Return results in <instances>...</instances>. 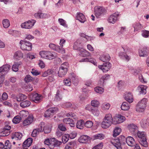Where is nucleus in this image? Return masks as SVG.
Wrapping results in <instances>:
<instances>
[{
  "label": "nucleus",
  "mask_w": 149,
  "mask_h": 149,
  "mask_svg": "<svg viewBox=\"0 0 149 149\" xmlns=\"http://www.w3.org/2000/svg\"><path fill=\"white\" fill-rule=\"evenodd\" d=\"M111 105L109 103L104 102L102 104L101 106L102 109L103 111L108 110L110 108Z\"/></svg>",
  "instance_id": "obj_39"
},
{
  "label": "nucleus",
  "mask_w": 149,
  "mask_h": 149,
  "mask_svg": "<svg viewBox=\"0 0 149 149\" xmlns=\"http://www.w3.org/2000/svg\"><path fill=\"white\" fill-rule=\"evenodd\" d=\"M100 59L103 62H106L110 60V57L109 54H104L101 56Z\"/></svg>",
  "instance_id": "obj_34"
},
{
  "label": "nucleus",
  "mask_w": 149,
  "mask_h": 149,
  "mask_svg": "<svg viewBox=\"0 0 149 149\" xmlns=\"http://www.w3.org/2000/svg\"><path fill=\"white\" fill-rule=\"evenodd\" d=\"M111 67V64L109 62L105 63L102 65L98 66V68L104 72H108Z\"/></svg>",
  "instance_id": "obj_12"
},
{
  "label": "nucleus",
  "mask_w": 149,
  "mask_h": 149,
  "mask_svg": "<svg viewBox=\"0 0 149 149\" xmlns=\"http://www.w3.org/2000/svg\"><path fill=\"white\" fill-rule=\"evenodd\" d=\"M49 47L52 49L55 50L59 53L62 54L65 53V50L64 48H61L59 46L56 45L54 44H50L49 45Z\"/></svg>",
  "instance_id": "obj_11"
},
{
  "label": "nucleus",
  "mask_w": 149,
  "mask_h": 149,
  "mask_svg": "<svg viewBox=\"0 0 149 149\" xmlns=\"http://www.w3.org/2000/svg\"><path fill=\"white\" fill-rule=\"evenodd\" d=\"M148 101V99L146 98H144L139 101L136 107V111L141 112H143L146 106Z\"/></svg>",
  "instance_id": "obj_4"
},
{
  "label": "nucleus",
  "mask_w": 149,
  "mask_h": 149,
  "mask_svg": "<svg viewBox=\"0 0 149 149\" xmlns=\"http://www.w3.org/2000/svg\"><path fill=\"white\" fill-rule=\"evenodd\" d=\"M85 123L83 120H80L77 121L76 123V127L77 128L82 129L85 126Z\"/></svg>",
  "instance_id": "obj_32"
},
{
  "label": "nucleus",
  "mask_w": 149,
  "mask_h": 149,
  "mask_svg": "<svg viewBox=\"0 0 149 149\" xmlns=\"http://www.w3.org/2000/svg\"><path fill=\"white\" fill-rule=\"evenodd\" d=\"M63 121L66 124H69L71 127L74 126V121L70 118H65L64 119Z\"/></svg>",
  "instance_id": "obj_28"
},
{
  "label": "nucleus",
  "mask_w": 149,
  "mask_h": 149,
  "mask_svg": "<svg viewBox=\"0 0 149 149\" xmlns=\"http://www.w3.org/2000/svg\"><path fill=\"white\" fill-rule=\"evenodd\" d=\"M136 133L137 136L141 139L146 138V134L145 132L139 131Z\"/></svg>",
  "instance_id": "obj_41"
},
{
  "label": "nucleus",
  "mask_w": 149,
  "mask_h": 149,
  "mask_svg": "<svg viewBox=\"0 0 149 149\" xmlns=\"http://www.w3.org/2000/svg\"><path fill=\"white\" fill-rule=\"evenodd\" d=\"M2 23L3 27L5 28H8L10 26V22L9 20L6 19H3Z\"/></svg>",
  "instance_id": "obj_43"
},
{
  "label": "nucleus",
  "mask_w": 149,
  "mask_h": 149,
  "mask_svg": "<svg viewBox=\"0 0 149 149\" xmlns=\"http://www.w3.org/2000/svg\"><path fill=\"white\" fill-rule=\"evenodd\" d=\"M75 144V143L74 141L69 142L65 146V149H72V148Z\"/></svg>",
  "instance_id": "obj_45"
},
{
  "label": "nucleus",
  "mask_w": 149,
  "mask_h": 149,
  "mask_svg": "<svg viewBox=\"0 0 149 149\" xmlns=\"http://www.w3.org/2000/svg\"><path fill=\"white\" fill-rule=\"evenodd\" d=\"M33 121V116L32 115H29L28 117L23 122V124L24 126H26L30 124Z\"/></svg>",
  "instance_id": "obj_24"
},
{
  "label": "nucleus",
  "mask_w": 149,
  "mask_h": 149,
  "mask_svg": "<svg viewBox=\"0 0 149 149\" xmlns=\"http://www.w3.org/2000/svg\"><path fill=\"white\" fill-rule=\"evenodd\" d=\"M88 136H86L84 135L81 136L79 139V142L82 143H86L88 140Z\"/></svg>",
  "instance_id": "obj_36"
},
{
  "label": "nucleus",
  "mask_w": 149,
  "mask_h": 149,
  "mask_svg": "<svg viewBox=\"0 0 149 149\" xmlns=\"http://www.w3.org/2000/svg\"><path fill=\"white\" fill-rule=\"evenodd\" d=\"M76 19L81 23H84L86 21L84 15L80 12H77L76 15Z\"/></svg>",
  "instance_id": "obj_17"
},
{
  "label": "nucleus",
  "mask_w": 149,
  "mask_h": 149,
  "mask_svg": "<svg viewBox=\"0 0 149 149\" xmlns=\"http://www.w3.org/2000/svg\"><path fill=\"white\" fill-rule=\"evenodd\" d=\"M94 12L96 17L100 18L106 14L107 11L106 9L103 6H97L94 8Z\"/></svg>",
  "instance_id": "obj_3"
},
{
  "label": "nucleus",
  "mask_w": 149,
  "mask_h": 149,
  "mask_svg": "<svg viewBox=\"0 0 149 149\" xmlns=\"http://www.w3.org/2000/svg\"><path fill=\"white\" fill-rule=\"evenodd\" d=\"M80 43L79 40H77L76 42H74L73 47L74 49L78 50L80 47Z\"/></svg>",
  "instance_id": "obj_55"
},
{
  "label": "nucleus",
  "mask_w": 149,
  "mask_h": 149,
  "mask_svg": "<svg viewBox=\"0 0 149 149\" xmlns=\"http://www.w3.org/2000/svg\"><path fill=\"white\" fill-rule=\"evenodd\" d=\"M40 55L42 58L49 60L53 59L55 57L52 52L49 51H41Z\"/></svg>",
  "instance_id": "obj_7"
},
{
  "label": "nucleus",
  "mask_w": 149,
  "mask_h": 149,
  "mask_svg": "<svg viewBox=\"0 0 149 149\" xmlns=\"http://www.w3.org/2000/svg\"><path fill=\"white\" fill-rule=\"evenodd\" d=\"M42 132L41 129H38V128L36 129L33 130L32 132V136L33 137H36L37 135L39 134V132Z\"/></svg>",
  "instance_id": "obj_51"
},
{
  "label": "nucleus",
  "mask_w": 149,
  "mask_h": 149,
  "mask_svg": "<svg viewBox=\"0 0 149 149\" xmlns=\"http://www.w3.org/2000/svg\"><path fill=\"white\" fill-rule=\"evenodd\" d=\"M70 78H71L75 86L77 85L78 83V77L75 74L72 73L70 74Z\"/></svg>",
  "instance_id": "obj_26"
},
{
  "label": "nucleus",
  "mask_w": 149,
  "mask_h": 149,
  "mask_svg": "<svg viewBox=\"0 0 149 149\" xmlns=\"http://www.w3.org/2000/svg\"><path fill=\"white\" fill-rule=\"evenodd\" d=\"M10 66L8 64H6L0 67V72L3 74L5 75L7 74L10 69Z\"/></svg>",
  "instance_id": "obj_15"
},
{
  "label": "nucleus",
  "mask_w": 149,
  "mask_h": 149,
  "mask_svg": "<svg viewBox=\"0 0 149 149\" xmlns=\"http://www.w3.org/2000/svg\"><path fill=\"white\" fill-rule=\"evenodd\" d=\"M29 96L30 99L37 103L41 101L43 98L42 96L37 93L31 94Z\"/></svg>",
  "instance_id": "obj_9"
},
{
  "label": "nucleus",
  "mask_w": 149,
  "mask_h": 149,
  "mask_svg": "<svg viewBox=\"0 0 149 149\" xmlns=\"http://www.w3.org/2000/svg\"><path fill=\"white\" fill-rule=\"evenodd\" d=\"M125 118L121 115H118L114 118V121H116L115 124H119L125 121Z\"/></svg>",
  "instance_id": "obj_25"
},
{
  "label": "nucleus",
  "mask_w": 149,
  "mask_h": 149,
  "mask_svg": "<svg viewBox=\"0 0 149 149\" xmlns=\"http://www.w3.org/2000/svg\"><path fill=\"white\" fill-rule=\"evenodd\" d=\"M53 71L51 69H48L47 71H45L42 74V76L43 77H46L49 75L52 74Z\"/></svg>",
  "instance_id": "obj_53"
},
{
  "label": "nucleus",
  "mask_w": 149,
  "mask_h": 149,
  "mask_svg": "<svg viewBox=\"0 0 149 149\" xmlns=\"http://www.w3.org/2000/svg\"><path fill=\"white\" fill-rule=\"evenodd\" d=\"M121 129L119 127H116L114 129L113 135L114 137H116L121 132Z\"/></svg>",
  "instance_id": "obj_37"
},
{
  "label": "nucleus",
  "mask_w": 149,
  "mask_h": 149,
  "mask_svg": "<svg viewBox=\"0 0 149 149\" xmlns=\"http://www.w3.org/2000/svg\"><path fill=\"white\" fill-rule=\"evenodd\" d=\"M22 64L21 61L15 62L12 67V70L15 72H17L18 70V67Z\"/></svg>",
  "instance_id": "obj_31"
},
{
  "label": "nucleus",
  "mask_w": 149,
  "mask_h": 149,
  "mask_svg": "<svg viewBox=\"0 0 149 149\" xmlns=\"http://www.w3.org/2000/svg\"><path fill=\"white\" fill-rule=\"evenodd\" d=\"M105 138L104 135L102 133H99L95 135L92 137V139L93 140L98 139L102 140Z\"/></svg>",
  "instance_id": "obj_30"
},
{
  "label": "nucleus",
  "mask_w": 149,
  "mask_h": 149,
  "mask_svg": "<svg viewBox=\"0 0 149 149\" xmlns=\"http://www.w3.org/2000/svg\"><path fill=\"white\" fill-rule=\"evenodd\" d=\"M147 88L146 86L141 85L138 87L137 90L139 92V93L144 95L146 93V89Z\"/></svg>",
  "instance_id": "obj_21"
},
{
  "label": "nucleus",
  "mask_w": 149,
  "mask_h": 149,
  "mask_svg": "<svg viewBox=\"0 0 149 149\" xmlns=\"http://www.w3.org/2000/svg\"><path fill=\"white\" fill-rule=\"evenodd\" d=\"M36 22V21L34 19L29 20L22 23L21 27L22 28L25 29H31L33 26Z\"/></svg>",
  "instance_id": "obj_6"
},
{
  "label": "nucleus",
  "mask_w": 149,
  "mask_h": 149,
  "mask_svg": "<svg viewBox=\"0 0 149 149\" xmlns=\"http://www.w3.org/2000/svg\"><path fill=\"white\" fill-rule=\"evenodd\" d=\"M12 97L14 99L16 100L18 102H20L23 100L27 98L26 96L22 94H19L16 96L13 95H12Z\"/></svg>",
  "instance_id": "obj_19"
},
{
  "label": "nucleus",
  "mask_w": 149,
  "mask_h": 149,
  "mask_svg": "<svg viewBox=\"0 0 149 149\" xmlns=\"http://www.w3.org/2000/svg\"><path fill=\"white\" fill-rule=\"evenodd\" d=\"M32 141V139L31 138H29L23 142V146L25 147H29L31 145Z\"/></svg>",
  "instance_id": "obj_29"
},
{
  "label": "nucleus",
  "mask_w": 149,
  "mask_h": 149,
  "mask_svg": "<svg viewBox=\"0 0 149 149\" xmlns=\"http://www.w3.org/2000/svg\"><path fill=\"white\" fill-rule=\"evenodd\" d=\"M140 143L143 147H148V143L146 141V138L141 139L140 141Z\"/></svg>",
  "instance_id": "obj_48"
},
{
  "label": "nucleus",
  "mask_w": 149,
  "mask_h": 149,
  "mask_svg": "<svg viewBox=\"0 0 149 149\" xmlns=\"http://www.w3.org/2000/svg\"><path fill=\"white\" fill-rule=\"evenodd\" d=\"M23 57V54L20 50L17 51L14 53L13 59L16 61L20 60Z\"/></svg>",
  "instance_id": "obj_16"
},
{
  "label": "nucleus",
  "mask_w": 149,
  "mask_h": 149,
  "mask_svg": "<svg viewBox=\"0 0 149 149\" xmlns=\"http://www.w3.org/2000/svg\"><path fill=\"white\" fill-rule=\"evenodd\" d=\"M121 108L123 110H128L130 108V106L126 102H123L121 106Z\"/></svg>",
  "instance_id": "obj_42"
},
{
  "label": "nucleus",
  "mask_w": 149,
  "mask_h": 149,
  "mask_svg": "<svg viewBox=\"0 0 149 149\" xmlns=\"http://www.w3.org/2000/svg\"><path fill=\"white\" fill-rule=\"evenodd\" d=\"M119 14L118 12H116L113 14L111 15L109 17L108 21L109 22L114 24L118 19V17L119 16Z\"/></svg>",
  "instance_id": "obj_14"
},
{
  "label": "nucleus",
  "mask_w": 149,
  "mask_h": 149,
  "mask_svg": "<svg viewBox=\"0 0 149 149\" xmlns=\"http://www.w3.org/2000/svg\"><path fill=\"white\" fill-rule=\"evenodd\" d=\"M128 128L131 133L135 134L138 130V127L134 124H130L128 126Z\"/></svg>",
  "instance_id": "obj_18"
},
{
  "label": "nucleus",
  "mask_w": 149,
  "mask_h": 149,
  "mask_svg": "<svg viewBox=\"0 0 149 149\" xmlns=\"http://www.w3.org/2000/svg\"><path fill=\"white\" fill-rule=\"evenodd\" d=\"M70 135L68 134H65L62 136V141L63 143H66L69 140Z\"/></svg>",
  "instance_id": "obj_52"
},
{
  "label": "nucleus",
  "mask_w": 149,
  "mask_h": 149,
  "mask_svg": "<svg viewBox=\"0 0 149 149\" xmlns=\"http://www.w3.org/2000/svg\"><path fill=\"white\" fill-rule=\"evenodd\" d=\"M141 35L144 38H148L149 37V31L145 30H143L141 31Z\"/></svg>",
  "instance_id": "obj_56"
},
{
  "label": "nucleus",
  "mask_w": 149,
  "mask_h": 149,
  "mask_svg": "<svg viewBox=\"0 0 149 149\" xmlns=\"http://www.w3.org/2000/svg\"><path fill=\"white\" fill-rule=\"evenodd\" d=\"M58 22L59 24L65 28H67L68 25L66 23V21L63 19L59 18L58 19Z\"/></svg>",
  "instance_id": "obj_47"
},
{
  "label": "nucleus",
  "mask_w": 149,
  "mask_h": 149,
  "mask_svg": "<svg viewBox=\"0 0 149 149\" xmlns=\"http://www.w3.org/2000/svg\"><path fill=\"white\" fill-rule=\"evenodd\" d=\"M19 115L22 119L27 116L29 115V113L28 111L23 110L20 111Z\"/></svg>",
  "instance_id": "obj_46"
},
{
  "label": "nucleus",
  "mask_w": 149,
  "mask_h": 149,
  "mask_svg": "<svg viewBox=\"0 0 149 149\" xmlns=\"http://www.w3.org/2000/svg\"><path fill=\"white\" fill-rule=\"evenodd\" d=\"M34 16L36 18L38 19L47 18L50 16L48 14L40 12L35 13Z\"/></svg>",
  "instance_id": "obj_13"
},
{
  "label": "nucleus",
  "mask_w": 149,
  "mask_h": 149,
  "mask_svg": "<svg viewBox=\"0 0 149 149\" xmlns=\"http://www.w3.org/2000/svg\"><path fill=\"white\" fill-rule=\"evenodd\" d=\"M110 142L117 149H122L121 145L126 143V138L124 136L121 135L117 139H111Z\"/></svg>",
  "instance_id": "obj_1"
},
{
  "label": "nucleus",
  "mask_w": 149,
  "mask_h": 149,
  "mask_svg": "<svg viewBox=\"0 0 149 149\" xmlns=\"http://www.w3.org/2000/svg\"><path fill=\"white\" fill-rule=\"evenodd\" d=\"M71 79L70 78L69 75L68 78H66L64 80L63 82L64 84L68 86H70L71 84Z\"/></svg>",
  "instance_id": "obj_44"
},
{
  "label": "nucleus",
  "mask_w": 149,
  "mask_h": 149,
  "mask_svg": "<svg viewBox=\"0 0 149 149\" xmlns=\"http://www.w3.org/2000/svg\"><path fill=\"white\" fill-rule=\"evenodd\" d=\"M31 104V103L30 101L26 100L20 103V106L21 107L25 108L29 106Z\"/></svg>",
  "instance_id": "obj_38"
},
{
  "label": "nucleus",
  "mask_w": 149,
  "mask_h": 149,
  "mask_svg": "<svg viewBox=\"0 0 149 149\" xmlns=\"http://www.w3.org/2000/svg\"><path fill=\"white\" fill-rule=\"evenodd\" d=\"M91 112L93 115L96 116H98L100 114L99 111L97 109L93 108Z\"/></svg>",
  "instance_id": "obj_64"
},
{
  "label": "nucleus",
  "mask_w": 149,
  "mask_h": 149,
  "mask_svg": "<svg viewBox=\"0 0 149 149\" xmlns=\"http://www.w3.org/2000/svg\"><path fill=\"white\" fill-rule=\"evenodd\" d=\"M113 118L111 114H106L101 123V127L103 128L106 129L109 127L112 124Z\"/></svg>",
  "instance_id": "obj_2"
},
{
  "label": "nucleus",
  "mask_w": 149,
  "mask_h": 149,
  "mask_svg": "<svg viewBox=\"0 0 149 149\" xmlns=\"http://www.w3.org/2000/svg\"><path fill=\"white\" fill-rule=\"evenodd\" d=\"M69 67V64L67 62L62 64L60 67L58 72V76L60 77L64 76L67 72Z\"/></svg>",
  "instance_id": "obj_5"
},
{
  "label": "nucleus",
  "mask_w": 149,
  "mask_h": 149,
  "mask_svg": "<svg viewBox=\"0 0 149 149\" xmlns=\"http://www.w3.org/2000/svg\"><path fill=\"white\" fill-rule=\"evenodd\" d=\"M110 78V75L108 74H106L104 75L103 76L102 78L101 79L102 80V81L100 83L101 84H103L104 82V80H107Z\"/></svg>",
  "instance_id": "obj_60"
},
{
  "label": "nucleus",
  "mask_w": 149,
  "mask_h": 149,
  "mask_svg": "<svg viewBox=\"0 0 149 149\" xmlns=\"http://www.w3.org/2000/svg\"><path fill=\"white\" fill-rule=\"evenodd\" d=\"M91 106L95 107H98L100 105L99 101L95 99L92 100L91 102Z\"/></svg>",
  "instance_id": "obj_40"
},
{
  "label": "nucleus",
  "mask_w": 149,
  "mask_h": 149,
  "mask_svg": "<svg viewBox=\"0 0 149 149\" xmlns=\"http://www.w3.org/2000/svg\"><path fill=\"white\" fill-rule=\"evenodd\" d=\"M133 26L134 28V31H139L143 28V26L139 22H136L134 24Z\"/></svg>",
  "instance_id": "obj_33"
},
{
  "label": "nucleus",
  "mask_w": 149,
  "mask_h": 149,
  "mask_svg": "<svg viewBox=\"0 0 149 149\" xmlns=\"http://www.w3.org/2000/svg\"><path fill=\"white\" fill-rule=\"evenodd\" d=\"M22 136V134L20 132H15L13 134L11 139L16 140H20Z\"/></svg>",
  "instance_id": "obj_27"
},
{
  "label": "nucleus",
  "mask_w": 149,
  "mask_h": 149,
  "mask_svg": "<svg viewBox=\"0 0 149 149\" xmlns=\"http://www.w3.org/2000/svg\"><path fill=\"white\" fill-rule=\"evenodd\" d=\"M11 144L9 140L6 141L5 143L4 149H10Z\"/></svg>",
  "instance_id": "obj_57"
},
{
  "label": "nucleus",
  "mask_w": 149,
  "mask_h": 149,
  "mask_svg": "<svg viewBox=\"0 0 149 149\" xmlns=\"http://www.w3.org/2000/svg\"><path fill=\"white\" fill-rule=\"evenodd\" d=\"M126 143L130 146L133 147L135 146V142L134 138L130 136H128L126 138Z\"/></svg>",
  "instance_id": "obj_22"
},
{
  "label": "nucleus",
  "mask_w": 149,
  "mask_h": 149,
  "mask_svg": "<svg viewBox=\"0 0 149 149\" xmlns=\"http://www.w3.org/2000/svg\"><path fill=\"white\" fill-rule=\"evenodd\" d=\"M55 99L57 101H60L62 99V97L60 94V91L59 90H58L57 91Z\"/></svg>",
  "instance_id": "obj_62"
},
{
  "label": "nucleus",
  "mask_w": 149,
  "mask_h": 149,
  "mask_svg": "<svg viewBox=\"0 0 149 149\" xmlns=\"http://www.w3.org/2000/svg\"><path fill=\"white\" fill-rule=\"evenodd\" d=\"M139 80L141 82L144 83H147V81L146 78L143 77L142 75H139Z\"/></svg>",
  "instance_id": "obj_59"
},
{
  "label": "nucleus",
  "mask_w": 149,
  "mask_h": 149,
  "mask_svg": "<svg viewBox=\"0 0 149 149\" xmlns=\"http://www.w3.org/2000/svg\"><path fill=\"white\" fill-rule=\"evenodd\" d=\"M94 89L96 92L101 94L103 93L104 91V89L99 86L95 88Z\"/></svg>",
  "instance_id": "obj_54"
},
{
  "label": "nucleus",
  "mask_w": 149,
  "mask_h": 149,
  "mask_svg": "<svg viewBox=\"0 0 149 149\" xmlns=\"http://www.w3.org/2000/svg\"><path fill=\"white\" fill-rule=\"evenodd\" d=\"M21 119V117L19 116H17L14 117L12 121L14 123L17 124L20 122Z\"/></svg>",
  "instance_id": "obj_49"
},
{
  "label": "nucleus",
  "mask_w": 149,
  "mask_h": 149,
  "mask_svg": "<svg viewBox=\"0 0 149 149\" xmlns=\"http://www.w3.org/2000/svg\"><path fill=\"white\" fill-rule=\"evenodd\" d=\"M33 79V78L29 75H27L24 79V80L26 83L31 82Z\"/></svg>",
  "instance_id": "obj_50"
},
{
  "label": "nucleus",
  "mask_w": 149,
  "mask_h": 149,
  "mask_svg": "<svg viewBox=\"0 0 149 149\" xmlns=\"http://www.w3.org/2000/svg\"><path fill=\"white\" fill-rule=\"evenodd\" d=\"M58 111L56 107L50 108L46 111L45 113L44 116L46 118L51 117L54 113H56Z\"/></svg>",
  "instance_id": "obj_10"
},
{
  "label": "nucleus",
  "mask_w": 149,
  "mask_h": 149,
  "mask_svg": "<svg viewBox=\"0 0 149 149\" xmlns=\"http://www.w3.org/2000/svg\"><path fill=\"white\" fill-rule=\"evenodd\" d=\"M59 130L63 131H65L66 130V129L64 125L62 124H59L58 126V129Z\"/></svg>",
  "instance_id": "obj_63"
},
{
  "label": "nucleus",
  "mask_w": 149,
  "mask_h": 149,
  "mask_svg": "<svg viewBox=\"0 0 149 149\" xmlns=\"http://www.w3.org/2000/svg\"><path fill=\"white\" fill-rule=\"evenodd\" d=\"M19 44L20 45L21 49L23 50L30 51L31 49V43L25 40H21Z\"/></svg>",
  "instance_id": "obj_8"
},
{
  "label": "nucleus",
  "mask_w": 149,
  "mask_h": 149,
  "mask_svg": "<svg viewBox=\"0 0 149 149\" xmlns=\"http://www.w3.org/2000/svg\"><path fill=\"white\" fill-rule=\"evenodd\" d=\"M125 100L128 102L131 103L134 100L132 95L130 93H126L124 95Z\"/></svg>",
  "instance_id": "obj_23"
},
{
  "label": "nucleus",
  "mask_w": 149,
  "mask_h": 149,
  "mask_svg": "<svg viewBox=\"0 0 149 149\" xmlns=\"http://www.w3.org/2000/svg\"><path fill=\"white\" fill-rule=\"evenodd\" d=\"M5 79V75L1 72H0V87L2 86Z\"/></svg>",
  "instance_id": "obj_61"
},
{
  "label": "nucleus",
  "mask_w": 149,
  "mask_h": 149,
  "mask_svg": "<svg viewBox=\"0 0 149 149\" xmlns=\"http://www.w3.org/2000/svg\"><path fill=\"white\" fill-rule=\"evenodd\" d=\"M85 126L88 128H91L93 125V123L91 121L88 120L85 123Z\"/></svg>",
  "instance_id": "obj_58"
},
{
  "label": "nucleus",
  "mask_w": 149,
  "mask_h": 149,
  "mask_svg": "<svg viewBox=\"0 0 149 149\" xmlns=\"http://www.w3.org/2000/svg\"><path fill=\"white\" fill-rule=\"evenodd\" d=\"M80 51V55L83 57L89 56L91 55L88 52L83 49H81Z\"/></svg>",
  "instance_id": "obj_35"
},
{
  "label": "nucleus",
  "mask_w": 149,
  "mask_h": 149,
  "mask_svg": "<svg viewBox=\"0 0 149 149\" xmlns=\"http://www.w3.org/2000/svg\"><path fill=\"white\" fill-rule=\"evenodd\" d=\"M139 55L140 57H146L148 55V52L146 47L141 48L139 51Z\"/></svg>",
  "instance_id": "obj_20"
}]
</instances>
